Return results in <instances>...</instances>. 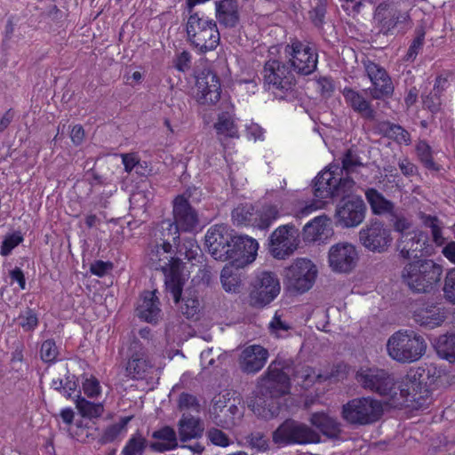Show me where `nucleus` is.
<instances>
[{
    "label": "nucleus",
    "mask_w": 455,
    "mask_h": 455,
    "mask_svg": "<svg viewBox=\"0 0 455 455\" xmlns=\"http://www.w3.org/2000/svg\"><path fill=\"white\" fill-rule=\"evenodd\" d=\"M196 101L201 105H214L220 99V82L211 69H204L196 76Z\"/></svg>",
    "instance_id": "4be33fe9"
},
{
    "label": "nucleus",
    "mask_w": 455,
    "mask_h": 455,
    "mask_svg": "<svg viewBox=\"0 0 455 455\" xmlns=\"http://www.w3.org/2000/svg\"><path fill=\"white\" fill-rule=\"evenodd\" d=\"M334 83L330 77H320L316 80V89L324 98H329L334 92Z\"/></svg>",
    "instance_id": "bf43d9fd"
},
{
    "label": "nucleus",
    "mask_w": 455,
    "mask_h": 455,
    "mask_svg": "<svg viewBox=\"0 0 455 455\" xmlns=\"http://www.w3.org/2000/svg\"><path fill=\"white\" fill-rule=\"evenodd\" d=\"M187 41L199 54L214 51L220 42L217 23L199 12H191L185 23Z\"/></svg>",
    "instance_id": "20e7f679"
},
{
    "label": "nucleus",
    "mask_w": 455,
    "mask_h": 455,
    "mask_svg": "<svg viewBox=\"0 0 455 455\" xmlns=\"http://www.w3.org/2000/svg\"><path fill=\"white\" fill-rule=\"evenodd\" d=\"M290 330V325L282 321L280 315L275 313L273 319L269 323L270 332L277 338H282Z\"/></svg>",
    "instance_id": "864d4df0"
},
{
    "label": "nucleus",
    "mask_w": 455,
    "mask_h": 455,
    "mask_svg": "<svg viewBox=\"0 0 455 455\" xmlns=\"http://www.w3.org/2000/svg\"><path fill=\"white\" fill-rule=\"evenodd\" d=\"M19 324L25 331H34L38 325L36 313L31 308H27L24 312L20 314Z\"/></svg>",
    "instance_id": "49530a36"
},
{
    "label": "nucleus",
    "mask_w": 455,
    "mask_h": 455,
    "mask_svg": "<svg viewBox=\"0 0 455 455\" xmlns=\"http://www.w3.org/2000/svg\"><path fill=\"white\" fill-rule=\"evenodd\" d=\"M400 396L405 403H411L415 408L422 409L430 403L429 392L420 380L417 371H411L403 379L399 387Z\"/></svg>",
    "instance_id": "a211bd4d"
},
{
    "label": "nucleus",
    "mask_w": 455,
    "mask_h": 455,
    "mask_svg": "<svg viewBox=\"0 0 455 455\" xmlns=\"http://www.w3.org/2000/svg\"><path fill=\"white\" fill-rule=\"evenodd\" d=\"M257 212L251 204H240L232 212L233 222L236 225L256 226Z\"/></svg>",
    "instance_id": "ea45409f"
},
{
    "label": "nucleus",
    "mask_w": 455,
    "mask_h": 455,
    "mask_svg": "<svg viewBox=\"0 0 455 455\" xmlns=\"http://www.w3.org/2000/svg\"><path fill=\"white\" fill-rule=\"evenodd\" d=\"M264 86L267 90L287 92L291 91L296 79L292 71L277 60H268L263 68Z\"/></svg>",
    "instance_id": "dca6fc26"
},
{
    "label": "nucleus",
    "mask_w": 455,
    "mask_h": 455,
    "mask_svg": "<svg viewBox=\"0 0 455 455\" xmlns=\"http://www.w3.org/2000/svg\"><path fill=\"white\" fill-rule=\"evenodd\" d=\"M355 379L363 388L381 395L395 397L397 395L394 377L383 369L362 366L355 373Z\"/></svg>",
    "instance_id": "9d476101"
},
{
    "label": "nucleus",
    "mask_w": 455,
    "mask_h": 455,
    "mask_svg": "<svg viewBox=\"0 0 455 455\" xmlns=\"http://www.w3.org/2000/svg\"><path fill=\"white\" fill-rule=\"evenodd\" d=\"M76 405L83 417L97 418L103 412V406L101 403H94L80 396L76 400Z\"/></svg>",
    "instance_id": "37998d69"
},
{
    "label": "nucleus",
    "mask_w": 455,
    "mask_h": 455,
    "mask_svg": "<svg viewBox=\"0 0 455 455\" xmlns=\"http://www.w3.org/2000/svg\"><path fill=\"white\" fill-rule=\"evenodd\" d=\"M359 242L369 251L383 253L393 243L392 230L379 220H371L358 234Z\"/></svg>",
    "instance_id": "4468645a"
},
{
    "label": "nucleus",
    "mask_w": 455,
    "mask_h": 455,
    "mask_svg": "<svg viewBox=\"0 0 455 455\" xmlns=\"http://www.w3.org/2000/svg\"><path fill=\"white\" fill-rule=\"evenodd\" d=\"M138 315L147 322L157 320L160 315L159 300L154 291H146L137 307Z\"/></svg>",
    "instance_id": "72a5a7b5"
},
{
    "label": "nucleus",
    "mask_w": 455,
    "mask_h": 455,
    "mask_svg": "<svg viewBox=\"0 0 455 455\" xmlns=\"http://www.w3.org/2000/svg\"><path fill=\"white\" fill-rule=\"evenodd\" d=\"M424 224L431 229L433 241L438 246L444 243L445 238L443 235L442 226L436 217L427 216L424 220Z\"/></svg>",
    "instance_id": "a18cd8bd"
},
{
    "label": "nucleus",
    "mask_w": 455,
    "mask_h": 455,
    "mask_svg": "<svg viewBox=\"0 0 455 455\" xmlns=\"http://www.w3.org/2000/svg\"><path fill=\"white\" fill-rule=\"evenodd\" d=\"M132 416L123 417L115 424L106 427L101 434L100 440L102 443H111L119 435L126 432L127 424L131 421Z\"/></svg>",
    "instance_id": "a19ab883"
},
{
    "label": "nucleus",
    "mask_w": 455,
    "mask_h": 455,
    "mask_svg": "<svg viewBox=\"0 0 455 455\" xmlns=\"http://www.w3.org/2000/svg\"><path fill=\"white\" fill-rule=\"evenodd\" d=\"M247 136L249 139L253 140H263L264 131L263 129L257 124H251L246 128Z\"/></svg>",
    "instance_id": "774afa93"
},
{
    "label": "nucleus",
    "mask_w": 455,
    "mask_h": 455,
    "mask_svg": "<svg viewBox=\"0 0 455 455\" xmlns=\"http://www.w3.org/2000/svg\"><path fill=\"white\" fill-rule=\"evenodd\" d=\"M267 358L268 352L266 348L259 345H251L242 351L239 365L246 373H256L264 367Z\"/></svg>",
    "instance_id": "a878e982"
},
{
    "label": "nucleus",
    "mask_w": 455,
    "mask_h": 455,
    "mask_svg": "<svg viewBox=\"0 0 455 455\" xmlns=\"http://www.w3.org/2000/svg\"><path fill=\"white\" fill-rule=\"evenodd\" d=\"M317 274L318 269L311 259L298 258L285 270L287 286L297 292H306L313 287Z\"/></svg>",
    "instance_id": "9b49d317"
},
{
    "label": "nucleus",
    "mask_w": 455,
    "mask_h": 455,
    "mask_svg": "<svg viewBox=\"0 0 455 455\" xmlns=\"http://www.w3.org/2000/svg\"><path fill=\"white\" fill-rule=\"evenodd\" d=\"M283 53L288 63L298 74L307 76L316 69L318 54L309 43L291 39L284 46Z\"/></svg>",
    "instance_id": "1a4fd4ad"
},
{
    "label": "nucleus",
    "mask_w": 455,
    "mask_h": 455,
    "mask_svg": "<svg viewBox=\"0 0 455 455\" xmlns=\"http://www.w3.org/2000/svg\"><path fill=\"white\" fill-rule=\"evenodd\" d=\"M151 437L152 441L149 442L148 448L154 452L163 453L175 450L179 446L177 433L170 426L155 430Z\"/></svg>",
    "instance_id": "c85d7f7f"
},
{
    "label": "nucleus",
    "mask_w": 455,
    "mask_h": 455,
    "mask_svg": "<svg viewBox=\"0 0 455 455\" xmlns=\"http://www.w3.org/2000/svg\"><path fill=\"white\" fill-rule=\"evenodd\" d=\"M324 206L323 199L314 200L310 203H306L305 205L298 206L295 209V217L296 218H304L307 217L315 211L322 209Z\"/></svg>",
    "instance_id": "3c124183"
},
{
    "label": "nucleus",
    "mask_w": 455,
    "mask_h": 455,
    "mask_svg": "<svg viewBox=\"0 0 455 455\" xmlns=\"http://www.w3.org/2000/svg\"><path fill=\"white\" fill-rule=\"evenodd\" d=\"M84 393L89 397H96L100 394V385L92 376L86 378L83 382Z\"/></svg>",
    "instance_id": "4d7b16f0"
},
{
    "label": "nucleus",
    "mask_w": 455,
    "mask_h": 455,
    "mask_svg": "<svg viewBox=\"0 0 455 455\" xmlns=\"http://www.w3.org/2000/svg\"><path fill=\"white\" fill-rule=\"evenodd\" d=\"M122 163L124 166V171L130 173L132 170L136 168V165L139 164V157L136 154H123L121 155Z\"/></svg>",
    "instance_id": "338daca9"
},
{
    "label": "nucleus",
    "mask_w": 455,
    "mask_h": 455,
    "mask_svg": "<svg viewBox=\"0 0 455 455\" xmlns=\"http://www.w3.org/2000/svg\"><path fill=\"white\" fill-rule=\"evenodd\" d=\"M289 372L290 368L281 361L270 363L266 375L260 378L257 384L258 392L264 398H256L249 404L257 416L269 419L279 414L280 406L275 399L289 393Z\"/></svg>",
    "instance_id": "f257e3e1"
},
{
    "label": "nucleus",
    "mask_w": 455,
    "mask_h": 455,
    "mask_svg": "<svg viewBox=\"0 0 455 455\" xmlns=\"http://www.w3.org/2000/svg\"><path fill=\"white\" fill-rule=\"evenodd\" d=\"M443 267L431 259H417L406 264L402 272L403 282L416 292H428L440 282Z\"/></svg>",
    "instance_id": "423d86ee"
},
{
    "label": "nucleus",
    "mask_w": 455,
    "mask_h": 455,
    "mask_svg": "<svg viewBox=\"0 0 455 455\" xmlns=\"http://www.w3.org/2000/svg\"><path fill=\"white\" fill-rule=\"evenodd\" d=\"M424 43V36H418L410 45L407 54L406 60H413L418 55L419 50L422 48Z\"/></svg>",
    "instance_id": "0e129e2a"
},
{
    "label": "nucleus",
    "mask_w": 455,
    "mask_h": 455,
    "mask_svg": "<svg viewBox=\"0 0 455 455\" xmlns=\"http://www.w3.org/2000/svg\"><path fill=\"white\" fill-rule=\"evenodd\" d=\"M240 266L235 262L226 265L220 274V282L227 292L238 293L243 287V278Z\"/></svg>",
    "instance_id": "473e14b6"
},
{
    "label": "nucleus",
    "mask_w": 455,
    "mask_h": 455,
    "mask_svg": "<svg viewBox=\"0 0 455 455\" xmlns=\"http://www.w3.org/2000/svg\"><path fill=\"white\" fill-rule=\"evenodd\" d=\"M179 439L188 442L200 438L204 431L203 421L189 414H183L177 424Z\"/></svg>",
    "instance_id": "7c9ffc66"
},
{
    "label": "nucleus",
    "mask_w": 455,
    "mask_h": 455,
    "mask_svg": "<svg viewBox=\"0 0 455 455\" xmlns=\"http://www.w3.org/2000/svg\"><path fill=\"white\" fill-rule=\"evenodd\" d=\"M387 353L400 363L419 361L426 353L425 339L411 330H400L393 333L387 341Z\"/></svg>",
    "instance_id": "39448f33"
},
{
    "label": "nucleus",
    "mask_w": 455,
    "mask_h": 455,
    "mask_svg": "<svg viewBox=\"0 0 455 455\" xmlns=\"http://www.w3.org/2000/svg\"><path fill=\"white\" fill-rule=\"evenodd\" d=\"M41 358L44 362L52 363L59 355V350L53 339H47L41 345L40 349Z\"/></svg>",
    "instance_id": "de8ad7c7"
},
{
    "label": "nucleus",
    "mask_w": 455,
    "mask_h": 455,
    "mask_svg": "<svg viewBox=\"0 0 455 455\" xmlns=\"http://www.w3.org/2000/svg\"><path fill=\"white\" fill-rule=\"evenodd\" d=\"M342 95L347 106L355 112L360 114L363 118L372 120L375 116V111L369 100L359 92L349 87H345Z\"/></svg>",
    "instance_id": "2f4dec72"
},
{
    "label": "nucleus",
    "mask_w": 455,
    "mask_h": 455,
    "mask_svg": "<svg viewBox=\"0 0 455 455\" xmlns=\"http://www.w3.org/2000/svg\"><path fill=\"white\" fill-rule=\"evenodd\" d=\"M148 264L164 273L166 290L172 294L174 303L178 304L188 276L182 271L180 259L172 256V244L164 242L151 248L148 253Z\"/></svg>",
    "instance_id": "7ed1b4c3"
},
{
    "label": "nucleus",
    "mask_w": 455,
    "mask_h": 455,
    "mask_svg": "<svg viewBox=\"0 0 455 455\" xmlns=\"http://www.w3.org/2000/svg\"><path fill=\"white\" fill-rule=\"evenodd\" d=\"M416 150L420 161L427 169L434 171L439 170V165L433 160L431 148L427 142L419 141L417 144Z\"/></svg>",
    "instance_id": "c03bdc74"
},
{
    "label": "nucleus",
    "mask_w": 455,
    "mask_h": 455,
    "mask_svg": "<svg viewBox=\"0 0 455 455\" xmlns=\"http://www.w3.org/2000/svg\"><path fill=\"white\" fill-rule=\"evenodd\" d=\"M359 253L355 245L348 242H339L328 251V264L334 273L348 274L357 266Z\"/></svg>",
    "instance_id": "f3484780"
},
{
    "label": "nucleus",
    "mask_w": 455,
    "mask_h": 455,
    "mask_svg": "<svg viewBox=\"0 0 455 455\" xmlns=\"http://www.w3.org/2000/svg\"><path fill=\"white\" fill-rule=\"evenodd\" d=\"M387 136L394 139L396 142L408 145L411 141L410 134L403 127L396 124L389 125L387 131Z\"/></svg>",
    "instance_id": "603ef678"
},
{
    "label": "nucleus",
    "mask_w": 455,
    "mask_h": 455,
    "mask_svg": "<svg viewBox=\"0 0 455 455\" xmlns=\"http://www.w3.org/2000/svg\"><path fill=\"white\" fill-rule=\"evenodd\" d=\"M363 67L371 83V87L368 89L371 98L383 100L391 96L394 92V85L385 68L369 60L363 61Z\"/></svg>",
    "instance_id": "412c9836"
},
{
    "label": "nucleus",
    "mask_w": 455,
    "mask_h": 455,
    "mask_svg": "<svg viewBox=\"0 0 455 455\" xmlns=\"http://www.w3.org/2000/svg\"><path fill=\"white\" fill-rule=\"evenodd\" d=\"M191 54L188 51L179 53L174 61V67L180 72H186L190 68Z\"/></svg>",
    "instance_id": "680f3d73"
},
{
    "label": "nucleus",
    "mask_w": 455,
    "mask_h": 455,
    "mask_svg": "<svg viewBox=\"0 0 455 455\" xmlns=\"http://www.w3.org/2000/svg\"><path fill=\"white\" fill-rule=\"evenodd\" d=\"M214 129L219 136L225 138H238V127L234 116L228 112L220 113L214 123Z\"/></svg>",
    "instance_id": "f704fd0d"
},
{
    "label": "nucleus",
    "mask_w": 455,
    "mask_h": 455,
    "mask_svg": "<svg viewBox=\"0 0 455 455\" xmlns=\"http://www.w3.org/2000/svg\"><path fill=\"white\" fill-rule=\"evenodd\" d=\"M174 222L164 220L162 222L163 235H172L174 242L180 237V231L191 232L198 226L196 212L182 196H179L173 202Z\"/></svg>",
    "instance_id": "6e6552de"
},
{
    "label": "nucleus",
    "mask_w": 455,
    "mask_h": 455,
    "mask_svg": "<svg viewBox=\"0 0 455 455\" xmlns=\"http://www.w3.org/2000/svg\"><path fill=\"white\" fill-rule=\"evenodd\" d=\"M131 357L126 365V374L134 379H141L146 377L151 368V364L146 358L145 351L139 341L131 344Z\"/></svg>",
    "instance_id": "bb28decb"
},
{
    "label": "nucleus",
    "mask_w": 455,
    "mask_h": 455,
    "mask_svg": "<svg viewBox=\"0 0 455 455\" xmlns=\"http://www.w3.org/2000/svg\"><path fill=\"white\" fill-rule=\"evenodd\" d=\"M438 355L450 362L455 363V333L440 336L435 344Z\"/></svg>",
    "instance_id": "58836bf2"
},
{
    "label": "nucleus",
    "mask_w": 455,
    "mask_h": 455,
    "mask_svg": "<svg viewBox=\"0 0 455 455\" xmlns=\"http://www.w3.org/2000/svg\"><path fill=\"white\" fill-rule=\"evenodd\" d=\"M209 440L215 445L227 447L229 444L228 437L220 429H211L207 433Z\"/></svg>",
    "instance_id": "052dcab7"
},
{
    "label": "nucleus",
    "mask_w": 455,
    "mask_h": 455,
    "mask_svg": "<svg viewBox=\"0 0 455 455\" xmlns=\"http://www.w3.org/2000/svg\"><path fill=\"white\" fill-rule=\"evenodd\" d=\"M310 421L312 425L327 435H336L340 432V423L336 419L325 413H314L311 416Z\"/></svg>",
    "instance_id": "e433bc0d"
},
{
    "label": "nucleus",
    "mask_w": 455,
    "mask_h": 455,
    "mask_svg": "<svg viewBox=\"0 0 455 455\" xmlns=\"http://www.w3.org/2000/svg\"><path fill=\"white\" fill-rule=\"evenodd\" d=\"M111 268L112 264L110 262L96 260L91 264L90 271L92 275L101 277L104 276Z\"/></svg>",
    "instance_id": "e2e57ef3"
},
{
    "label": "nucleus",
    "mask_w": 455,
    "mask_h": 455,
    "mask_svg": "<svg viewBox=\"0 0 455 455\" xmlns=\"http://www.w3.org/2000/svg\"><path fill=\"white\" fill-rule=\"evenodd\" d=\"M148 444V440L140 433H136L127 441L122 453L123 455H142Z\"/></svg>",
    "instance_id": "79ce46f5"
},
{
    "label": "nucleus",
    "mask_w": 455,
    "mask_h": 455,
    "mask_svg": "<svg viewBox=\"0 0 455 455\" xmlns=\"http://www.w3.org/2000/svg\"><path fill=\"white\" fill-rule=\"evenodd\" d=\"M280 290V282L275 274L261 272L252 283L248 303L253 307H263L277 297Z\"/></svg>",
    "instance_id": "2eb2a0df"
},
{
    "label": "nucleus",
    "mask_w": 455,
    "mask_h": 455,
    "mask_svg": "<svg viewBox=\"0 0 455 455\" xmlns=\"http://www.w3.org/2000/svg\"><path fill=\"white\" fill-rule=\"evenodd\" d=\"M366 206L360 196H351L342 200L335 211L338 225L343 228H355L364 220Z\"/></svg>",
    "instance_id": "aec40b11"
},
{
    "label": "nucleus",
    "mask_w": 455,
    "mask_h": 455,
    "mask_svg": "<svg viewBox=\"0 0 455 455\" xmlns=\"http://www.w3.org/2000/svg\"><path fill=\"white\" fill-rule=\"evenodd\" d=\"M408 12L402 11L394 4L381 3L374 12V20L384 34L392 32L399 25L408 22Z\"/></svg>",
    "instance_id": "5701e85b"
},
{
    "label": "nucleus",
    "mask_w": 455,
    "mask_h": 455,
    "mask_svg": "<svg viewBox=\"0 0 455 455\" xmlns=\"http://www.w3.org/2000/svg\"><path fill=\"white\" fill-rule=\"evenodd\" d=\"M364 164L352 150H347L342 158V167L331 164L315 180L314 195L319 199L344 196L352 192L355 181L349 175L357 173Z\"/></svg>",
    "instance_id": "f03ea898"
},
{
    "label": "nucleus",
    "mask_w": 455,
    "mask_h": 455,
    "mask_svg": "<svg viewBox=\"0 0 455 455\" xmlns=\"http://www.w3.org/2000/svg\"><path fill=\"white\" fill-rule=\"evenodd\" d=\"M443 293L447 300L455 303V268L450 270L446 275Z\"/></svg>",
    "instance_id": "5fc2aeb1"
},
{
    "label": "nucleus",
    "mask_w": 455,
    "mask_h": 455,
    "mask_svg": "<svg viewBox=\"0 0 455 455\" xmlns=\"http://www.w3.org/2000/svg\"><path fill=\"white\" fill-rule=\"evenodd\" d=\"M282 216L278 205L274 204H265L257 212V219L254 223L261 229L267 228L275 220Z\"/></svg>",
    "instance_id": "4c0bfd02"
},
{
    "label": "nucleus",
    "mask_w": 455,
    "mask_h": 455,
    "mask_svg": "<svg viewBox=\"0 0 455 455\" xmlns=\"http://www.w3.org/2000/svg\"><path fill=\"white\" fill-rule=\"evenodd\" d=\"M199 300L194 295L186 296L182 299L181 304L180 305V310L188 318L193 317L198 310Z\"/></svg>",
    "instance_id": "8fccbe9b"
},
{
    "label": "nucleus",
    "mask_w": 455,
    "mask_h": 455,
    "mask_svg": "<svg viewBox=\"0 0 455 455\" xmlns=\"http://www.w3.org/2000/svg\"><path fill=\"white\" fill-rule=\"evenodd\" d=\"M212 411H230L235 413V411H240V409L236 406L235 401H230L222 396L215 401Z\"/></svg>",
    "instance_id": "13d9d810"
},
{
    "label": "nucleus",
    "mask_w": 455,
    "mask_h": 455,
    "mask_svg": "<svg viewBox=\"0 0 455 455\" xmlns=\"http://www.w3.org/2000/svg\"><path fill=\"white\" fill-rule=\"evenodd\" d=\"M413 319L420 326L433 329L446 319L444 307L433 303H422L413 310Z\"/></svg>",
    "instance_id": "b1692460"
},
{
    "label": "nucleus",
    "mask_w": 455,
    "mask_h": 455,
    "mask_svg": "<svg viewBox=\"0 0 455 455\" xmlns=\"http://www.w3.org/2000/svg\"><path fill=\"white\" fill-rule=\"evenodd\" d=\"M299 245V230L292 224L279 226L269 236V252L277 259L289 258L295 252Z\"/></svg>",
    "instance_id": "ddd939ff"
},
{
    "label": "nucleus",
    "mask_w": 455,
    "mask_h": 455,
    "mask_svg": "<svg viewBox=\"0 0 455 455\" xmlns=\"http://www.w3.org/2000/svg\"><path fill=\"white\" fill-rule=\"evenodd\" d=\"M215 17L226 28H235L240 20L239 6L236 0H219L215 2Z\"/></svg>",
    "instance_id": "c756f323"
},
{
    "label": "nucleus",
    "mask_w": 455,
    "mask_h": 455,
    "mask_svg": "<svg viewBox=\"0 0 455 455\" xmlns=\"http://www.w3.org/2000/svg\"><path fill=\"white\" fill-rule=\"evenodd\" d=\"M22 241H23V238L19 234H12V235L5 237V239L3 241V243H2V246L0 249V254L3 256H7Z\"/></svg>",
    "instance_id": "6e6d98bb"
},
{
    "label": "nucleus",
    "mask_w": 455,
    "mask_h": 455,
    "mask_svg": "<svg viewBox=\"0 0 455 455\" xmlns=\"http://www.w3.org/2000/svg\"><path fill=\"white\" fill-rule=\"evenodd\" d=\"M333 235L331 220L325 214L315 217L303 228L306 242H324Z\"/></svg>",
    "instance_id": "393cba45"
},
{
    "label": "nucleus",
    "mask_w": 455,
    "mask_h": 455,
    "mask_svg": "<svg viewBox=\"0 0 455 455\" xmlns=\"http://www.w3.org/2000/svg\"><path fill=\"white\" fill-rule=\"evenodd\" d=\"M380 401L371 396L356 397L349 400L341 408V418L352 426H367L377 422L383 414Z\"/></svg>",
    "instance_id": "0eeeda50"
},
{
    "label": "nucleus",
    "mask_w": 455,
    "mask_h": 455,
    "mask_svg": "<svg viewBox=\"0 0 455 455\" xmlns=\"http://www.w3.org/2000/svg\"><path fill=\"white\" fill-rule=\"evenodd\" d=\"M179 407L180 409H193L198 407L196 398L189 394L183 393L179 397Z\"/></svg>",
    "instance_id": "69168bd1"
},
{
    "label": "nucleus",
    "mask_w": 455,
    "mask_h": 455,
    "mask_svg": "<svg viewBox=\"0 0 455 455\" xmlns=\"http://www.w3.org/2000/svg\"><path fill=\"white\" fill-rule=\"evenodd\" d=\"M200 248L194 239H188L179 247L178 252L187 259H196L200 255Z\"/></svg>",
    "instance_id": "09e8293b"
},
{
    "label": "nucleus",
    "mask_w": 455,
    "mask_h": 455,
    "mask_svg": "<svg viewBox=\"0 0 455 455\" xmlns=\"http://www.w3.org/2000/svg\"><path fill=\"white\" fill-rule=\"evenodd\" d=\"M233 249L235 254L231 259H234L237 266L243 267L255 259L259 243L255 239L248 235H237L235 236Z\"/></svg>",
    "instance_id": "cd10ccee"
},
{
    "label": "nucleus",
    "mask_w": 455,
    "mask_h": 455,
    "mask_svg": "<svg viewBox=\"0 0 455 455\" xmlns=\"http://www.w3.org/2000/svg\"><path fill=\"white\" fill-rule=\"evenodd\" d=\"M235 235L224 224L211 227L205 235V244L209 253L217 260L226 261L234 257L233 244Z\"/></svg>",
    "instance_id": "f8f14e48"
},
{
    "label": "nucleus",
    "mask_w": 455,
    "mask_h": 455,
    "mask_svg": "<svg viewBox=\"0 0 455 455\" xmlns=\"http://www.w3.org/2000/svg\"><path fill=\"white\" fill-rule=\"evenodd\" d=\"M315 439V435L311 428L291 419L284 421L273 433V441L279 445L308 443L314 442Z\"/></svg>",
    "instance_id": "6ab92c4d"
},
{
    "label": "nucleus",
    "mask_w": 455,
    "mask_h": 455,
    "mask_svg": "<svg viewBox=\"0 0 455 455\" xmlns=\"http://www.w3.org/2000/svg\"><path fill=\"white\" fill-rule=\"evenodd\" d=\"M367 202L374 214L384 215L392 213L394 204L389 200L386 199L382 194L374 188H369L365 192Z\"/></svg>",
    "instance_id": "c9c22d12"
}]
</instances>
